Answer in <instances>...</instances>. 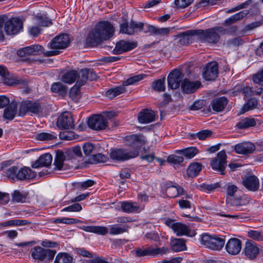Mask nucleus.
Masks as SVG:
<instances>
[{"label": "nucleus", "instance_id": "obj_1", "mask_svg": "<svg viewBox=\"0 0 263 263\" xmlns=\"http://www.w3.org/2000/svg\"><path fill=\"white\" fill-rule=\"evenodd\" d=\"M114 31V28L109 22L100 21L88 34L86 45L89 47L96 46L103 41L111 37Z\"/></svg>", "mask_w": 263, "mask_h": 263}, {"label": "nucleus", "instance_id": "obj_2", "mask_svg": "<svg viewBox=\"0 0 263 263\" xmlns=\"http://www.w3.org/2000/svg\"><path fill=\"white\" fill-rule=\"evenodd\" d=\"M196 36L201 43L216 44L219 41L220 35L226 33V29L218 26L206 29L195 30Z\"/></svg>", "mask_w": 263, "mask_h": 263}, {"label": "nucleus", "instance_id": "obj_3", "mask_svg": "<svg viewBox=\"0 0 263 263\" xmlns=\"http://www.w3.org/2000/svg\"><path fill=\"white\" fill-rule=\"evenodd\" d=\"M5 176L11 181L17 180H30L36 177V173L28 167L19 168L18 166H13L6 170Z\"/></svg>", "mask_w": 263, "mask_h": 263}, {"label": "nucleus", "instance_id": "obj_4", "mask_svg": "<svg viewBox=\"0 0 263 263\" xmlns=\"http://www.w3.org/2000/svg\"><path fill=\"white\" fill-rule=\"evenodd\" d=\"M3 26L7 34H15L22 29L23 21L18 17L9 18L7 15H3L0 16V29Z\"/></svg>", "mask_w": 263, "mask_h": 263}, {"label": "nucleus", "instance_id": "obj_5", "mask_svg": "<svg viewBox=\"0 0 263 263\" xmlns=\"http://www.w3.org/2000/svg\"><path fill=\"white\" fill-rule=\"evenodd\" d=\"M132 24L134 30L135 29H139L140 31L149 33L151 35L165 36L169 34L171 31L170 28H157L147 23L132 22Z\"/></svg>", "mask_w": 263, "mask_h": 263}, {"label": "nucleus", "instance_id": "obj_6", "mask_svg": "<svg viewBox=\"0 0 263 263\" xmlns=\"http://www.w3.org/2000/svg\"><path fill=\"white\" fill-rule=\"evenodd\" d=\"M69 42L70 39L67 34H61L57 36L50 43V48L54 50L46 51L44 52V55L46 57H50L59 54L60 51L58 50L67 47Z\"/></svg>", "mask_w": 263, "mask_h": 263}, {"label": "nucleus", "instance_id": "obj_7", "mask_svg": "<svg viewBox=\"0 0 263 263\" xmlns=\"http://www.w3.org/2000/svg\"><path fill=\"white\" fill-rule=\"evenodd\" d=\"M138 155V152L136 150L128 151L121 148L112 149L110 153L111 159L118 161H126L134 158Z\"/></svg>", "mask_w": 263, "mask_h": 263}, {"label": "nucleus", "instance_id": "obj_8", "mask_svg": "<svg viewBox=\"0 0 263 263\" xmlns=\"http://www.w3.org/2000/svg\"><path fill=\"white\" fill-rule=\"evenodd\" d=\"M87 124L90 128L99 131L107 128L108 121L104 115H94L88 119Z\"/></svg>", "mask_w": 263, "mask_h": 263}, {"label": "nucleus", "instance_id": "obj_9", "mask_svg": "<svg viewBox=\"0 0 263 263\" xmlns=\"http://www.w3.org/2000/svg\"><path fill=\"white\" fill-rule=\"evenodd\" d=\"M226 158L227 155L225 151L219 152L216 157L211 159L210 164L212 169L218 171L221 175H223L227 166Z\"/></svg>", "mask_w": 263, "mask_h": 263}, {"label": "nucleus", "instance_id": "obj_10", "mask_svg": "<svg viewBox=\"0 0 263 263\" xmlns=\"http://www.w3.org/2000/svg\"><path fill=\"white\" fill-rule=\"evenodd\" d=\"M218 64L215 61L208 63L204 67L202 72L203 78L206 81L215 80L218 76Z\"/></svg>", "mask_w": 263, "mask_h": 263}, {"label": "nucleus", "instance_id": "obj_11", "mask_svg": "<svg viewBox=\"0 0 263 263\" xmlns=\"http://www.w3.org/2000/svg\"><path fill=\"white\" fill-rule=\"evenodd\" d=\"M57 125L62 129H73L74 124L71 114L68 112H65L61 115L58 119Z\"/></svg>", "mask_w": 263, "mask_h": 263}, {"label": "nucleus", "instance_id": "obj_12", "mask_svg": "<svg viewBox=\"0 0 263 263\" xmlns=\"http://www.w3.org/2000/svg\"><path fill=\"white\" fill-rule=\"evenodd\" d=\"M98 78L97 74L92 69L84 68L82 69L79 73L78 72L77 83L78 85L83 86L87 80L94 81Z\"/></svg>", "mask_w": 263, "mask_h": 263}, {"label": "nucleus", "instance_id": "obj_13", "mask_svg": "<svg viewBox=\"0 0 263 263\" xmlns=\"http://www.w3.org/2000/svg\"><path fill=\"white\" fill-rule=\"evenodd\" d=\"M183 77V74L178 70L175 69L167 77L168 87L176 89L178 88Z\"/></svg>", "mask_w": 263, "mask_h": 263}, {"label": "nucleus", "instance_id": "obj_14", "mask_svg": "<svg viewBox=\"0 0 263 263\" xmlns=\"http://www.w3.org/2000/svg\"><path fill=\"white\" fill-rule=\"evenodd\" d=\"M137 46V43L136 42L121 40L116 43L112 52L115 54H120L133 49Z\"/></svg>", "mask_w": 263, "mask_h": 263}, {"label": "nucleus", "instance_id": "obj_15", "mask_svg": "<svg viewBox=\"0 0 263 263\" xmlns=\"http://www.w3.org/2000/svg\"><path fill=\"white\" fill-rule=\"evenodd\" d=\"M243 253L248 258L253 259L258 255L259 249L255 243L248 240L245 243Z\"/></svg>", "mask_w": 263, "mask_h": 263}, {"label": "nucleus", "instance_id": "obj_16", "mask_svg": "<svg viewBox=\"0 0 263 263\" xmlns=\"http://www.w3.org/2000/svg\"><path fill=\"white\" fill-rule=\"evenodd\" d=\"M156 113L152 109L145 108L139 112L138 120L141 124H147L154 121L156 119Z\"/></svg>", "mask_w": 263, "mask_h": 263}, {"label": "nucleus", "instance_id": "obj_17", "mask_svg": "<svg viewBox=\"0 0 263 263\" xmlns=\"http://www.w3.org/2000/svg\"><path fill=\"white\" fill-rule=\"evenodd\" d=\"M235 151L236 153L244 155L252 154L255 150V145L250 142L239 143L235 145Z\"/></svg>", "mask_w": 263, "mask_h": 263}, {"label": "nucleus", "instance_id": "obj_18", "mask_svg": "<svg viewBox=\"0 0 263 263\" xmlns=\"http://www.w3.org/2000/svg\"><path fill=\"white\" fill-rule=\"evenodd\" d=\"M226 249L229 254L237 255L241 249V241L238 238H232L226 243Z\"/></svg>", "mask_w": 263, "mask_h": 263}, {"label": "nucleus", "instance_id": "obj_19", "mask_svg": "<svg viewBox=\"0 0 263 263\" xmlns=\"http://www.w3.org/2000/svg\"><path fill=\"white\" fill-rule=\"evenodd\" d=\"M52 157L51 155L46 153L41 155L39 158L33 162L31 166L33 168H36L40 167H48L52 162Z\"/></svg>", "mask_w": 263, "mask_h": 263}, {"label": "nucleus", "instance_id": "obj_20", "mask_svg": "<svg viewBox=\"0 0 263 263\" xmlns=\"http://www.w3.org/2000/svg\"><path fill=\"white\" fill-rule=\"evenodd\" d=\"M200 85L201 83L199 81L191 82L185 79L181 83V88L183 92L191 93L196 91Z\"/></svg>", "mask_w": 263, "mask_h": 263}, {"label": "nucleus", "instance_id": "obj_21", "mask_svg": "<svg viewBox=\"0 0 263 263\" xmlns=\"http://www.w3.org/2000/svg\"><path fill=\"white\" fill-rule=\"evenodd\" d=\"M242 184L249 190L256 191L259 186V180L255 175L247 177L243 181Z\"/></svg>", "mask_w": 263, "mask_h": 263}, {"label": "nucleus", "instance_id": "obj_22", "mask_svg": "<svg viewBox=\"0 0 263 263\" xmlns=\"http://www.w3.org/2000/svg\"><path fill=\"white\" fill-rule=\"evenodd\" d=\"M194 36H196L195 30H187L179 35L178 43L180 45H185L191 43Z\"/></svg>", "mask_w": 263, "mask_h": 263}, {"label": "nucleus", "instance_id": "obj_23", "mask_svg": "<svg viewBox=\"0 0 263 263\" xmlns=\"http://www.w3.org/2000/svg\"><path fill=\"white\" fill-rule=\"evenodd\" d=\"M18 106V103L13 101L4 110V117L9 120H12L15 117Z\"/></svg>", "mask_w": 263, "mask_h": 263}, {"label": "nucleus", "instance_id": "obj_24", "mask_svg": "<svg viewBox=\"0 0 263 263\" xmlns=\"http://www.w3.org/2000/svg\"><path fill=\"white\" fill-rule=\"evenodd\" d=\"M228 104V100L226 97H222L220 98H215L214 99L211 103L212 109L215 112L222 111Z\"/></svg>", "mask_w": 263, "mask_h": 263}, {"label": "nucleus", "instance_id": "obj_25", "mask_svg": "<svg viewBox=\"0 0 263 263\" xmlns=\"http://www.w3.org/2000/svg\"><path fill=\"white\" fill-rule=\"evenodd\" d=\"M0 76L3 78L4 83L9 86H13L14 84H20L23 82V81L14 80L11 79L6 68L3 66H0Z\"/></svg>", "mask_w": 263, "mask_h": 263}, {"label": "nucleus", "instance_id": "obj_26", "mask_svg": "<svg viewBox=\"0 0 263 263\" xmlns=\"http://www.w3.org/2000/svg\"><path fill=\"white\" fill-rule=\"evenodd\" d=\"M249 13V11L247 10H244L241 11L232 16H230L228 18L226 19L223 25L225 26H229L237 22L242 20Z\"/></svg>", "mask_w": 263, "mask_h": 263}, {"label": "nucleus", "instance_id": "obj_27", "mask_svg": "<svg viewBox=\"0 0 263 263\" xmlns=\"http://www.w3.org/2000/svg\"><path fill=\"white\" fill-rule=\"evenodd\" d=\"M166 194L170 198H175L179 195H184L185 191L180 186H170L166 189Z\"/></svg>", "mask_w": 263, "mask_h": 263}, {"label": "nucleus", "instance_id": "obj_28", "mask_svg": "<svg viewBox=\"0 0 263 263\" xmlns=\"http://www.w3.org/2000/svg\"><path fill=\"white\" fill-rule=\"evenodd\" d=\"M78 228L83 230H108V228L106 227H101V226H85L82 225L78 227ZM124 228H122L119 227L117 224L110 226L109 228L110 230H124Z\"/></svg>", "mask_w": 263, "mask_h": 263}, {"label": "nucleus", "instance_id": "obj_29", "mask_svg": "<svg viewBox=\"0 0 263 263\" xmlns=\"http://www.w3.org/2000/svg\"><path fill=\"white\" fill-rule=\"evenodd\" d=\"M256 120L252 118H245L240 120L236 124L239 129H246L255 126Z\"/></svg>", "mask_w": 263, "mask_h": 263}, {"label": "nucleus", "instance_id": "obj_30", "mask_svg": "<svg viewBox=\"0 0 263 263\" xmlns=\"http://www.w3.org/2000/svg\"><path fill=\"white\" fill-rule=\"evenodd\" d=\"M171 245L173 250L180 252L186 249L185 240L180 238H172Z\"/></svg>", "mask_w": 263, "mask_h": 263}, {"label": "nucleus", "instance_id": "obj_31", "mask_svg": "<svg viewBox=\"0 0 263 263\" xmlns=\"http://www.w3.org/2000/svg\"><path fill=\"white\" fill-rule=\"evenodd\" d=\"M202 165L198 162L191 163L187 169V175L190 177H195L197 176L202 170Z\"/></svg>", "mask_w": 263, "mask_h": 263}, {"label": "nucleus", "instance_id": "obj_32", "mask_svg": "<svg viewBox=\"0 0 263 263\" xmlns=\"http://www.w3.org/2000/svg\"><path fill=\"white\" fill-rule=\"evenodd\" d=\"M226 203L228 206H235L237 210H241L240 208L246 205L240 197L235 198L233 197H227Z\"/></svg>", "mask_w": 263, "mask_h": 263}, {"label": "nucleus", "instance_id": "obj_33", "mask_svg": "<svg viewBox=\"0 0 263 263\" xmlns=\"http://www.w3.org/2000/svg\"><path fill=\"white\" fill-rule=\"evenodd\" d=\"M26 53L28 55H37L44 53L43 47L40 45H33L25 47Z\"/></svg>", "mask_w": 263, "mask_h": 263}, {"label": "nucleus", "instance_id": "obj_34", "mask_svg": "<svg viewBox=\"0 0 263 263\" xmlns=\"http://www.w3.org/2000/svg\"><path fill=\"white\" fill-rule=\"evenodd\" d=\"M78 72L76 70H70L63 74L62 81L66 83L72 84L77 80Z\"/></svg>", "mask_w": 263, "mask_h": 263}, {"label": "nucleus", "instance_id": "obj_35", "mask_svg": "<svg viewBox=\"0 0 263 263\" xmlns=\"http://www.w3.org/2000/svg\"><path fill=\"white\" fill-rule=\"evenodd\" d=\"M212 132L210 130H202L196 134H189V138L191 140H195L198 138L200 140H205L212 136Z\"/></svg>", "mask_w": 263, "mask_h": 263}, {"label": "nucleus", "instance_id": "obj_36", "mask_svg": "<svg viewBox=\"0 0 263 263\" xmlns=\"http://www.w3.org/2000/svg\"><path fill=\"white\" fill-rule=\"evenodd\" d=\"M165 224L173 230H188L186 225L181 222H177L174 219H167L165 221Z\"/></svg>", "mask_w": 263, "mask_h": 263}, {"label": "nucleus", "instance_id": "obj_37", "mask_svg": "<svg viewBox=\"0 0 263 263\" xmlns=\"http://www.w3.org/2000/svg\"><path fill=\"white\" fill-rule=\"evenodd\" d=\"M65 159L64 153L60 150H58L56 152V155L53 164L55 165V168L58 170H61L63 166V163Z\"/></svg>", "mask_w": 263, "mask_h": 263}, {"label": "nucleus", "instance_id": "obj_38", "mask_svg": "<svg viewBox=\"0 0 263 263\" xmlns=\"http://www.w3.org/2000/svg\"><path fill=\"white\" fill-rule=\"evenodd\" d=\"M214 235H210L207 233H202L200 235L199 240L201 245L210 249L213 247L212 241Z\"/></svg>", "mask_w": 263, "mask_h": 263}, {"label": "nucleus", "instance_id": "obj_39", "mask_svg": "<svg viewBox=\"0 0 263 263\" xmlns=\"http://www.w3.org/2000/svg\"><path fill=\"white\" fill-rule=\"evenodd\" d=\"M224 243L225 240L223 238L214 235L212 241L213 246L211 247L210 249L213 250H220L223 247Z\"/></svg>", "mask_w": 263, "mask_h": 263}, {"label": "nucleus", "instance_id": "obj_40", "mask_svg": "<svg viewBox=\"0 0 263 263\" xmlns=\"http://www.w3.org/2000/svg\"><path fill=\"white\" fill-rule=\"evenodd\" d=\"M125 90H126L124 86H120L109 89L106 91V95L108 98L111 99L118 95L124 93Z\"/></svg>", "mask_w": 263, "mask_h": 263}, {"label": "nucleus", "instance_id": "obj_41", "mask_svg": "<svg viewBox=\"0 0 263 263\" xmlns=\"http://www.w3.org/2000/svg\"><path fill=\"white\" fill-rule=\"evenodd\" d=\"M165 78L160 79L154 81L152 85L153 90L158 92L164 91L165 90Z\"/></svg>", "mask_w": 263, "mask_h": 263}, {"label": "nucleus", "instance_id": "obj_42", "mask_svg": "<svg viewBox=\"0 0 263 263\" xmlns=\"http://www.w3.org/2000/svg\"><path fill=\"white\" fill-rule=\"evenodd\" d=\"M121 207L123 211L127 213H132L137 211L139 207L134 205L133 203L124 201L121 203Z\"/></svg>", "mask_w": 263, "mask_h": 263}, {"label": "nucleus", "instance_id": "obj_43", "mask_svg": "<svg viewBox=\"0 0 263 263\" xmlns=\"http://www.w3.org/2000/svg\"><path fill=\"white\" fill-rule=\"evenodd\" d=\"M72 257L65 253L58 254L54 261V263H72Z\"/></svg>", "mask_w": 263, "mask_h": 263}, {"label": "nucleus", "instance_id": "obj_44", "mask_svg": "<svg viewBox=\"0 0 263 263\" xmlns=\"http://www.w3.org/2000/svg\"><path fill=\"white\" fill-rule=\"evenodd\" d=\"M51 90L53 92L64 95L66 93L67 87L61 82H55L51 85Z\"/></svg>", "mask_w": 263, "mask_h": 263}, {"label": "nucleus", "instance_id": "obj_45", "mask_svg": "<svg viewBox=\"0 0 263 263\" xmlns=\"http://www.w3.org/2000/svg\"><path fill=\"white\" fill-rule=\"evenodd\" d=\"M179 152L187 158L191 159L193 158L198 153V150L196 147H190L179 151Z\"/></svg>", "mask_w": 263, "mask_h": 263}, {"label": "nucleus", "instance_id": "obj_46", "mask_svg": "<svg viewBox=\"0 0 263 263\" xmlns=\"http://www.w3.org/2000/svg\"><path fill=\"white\" fill-rule=\"evenodd\" d=\"M35 138L39 141H49L57 138V136L53 134L42 132L37 134Z\"/></svg>", "mask_w": 263, "mask_h": 263}, {"label": "nucleus", "instance_id": "obj_47", "mask_svg": "<svg viewBox=\"0 0 263 263\" xmlns=\"http://www.w3.org/2000/svg\"><path fill=\"white\" fill-rule=\"evenodd\" d=\"M12 198L13 202L23 203L26 201L27 195L16 190L13 192Z\"/></svg>", "mask_w": 263, "mask_h": 263}, {"label": "nucleus", "instance_id": "obj_48", "mask_svg": "<svg viewBox=\"0 0 263 263\" xmlns=\"http://www.w3.org/2000/svg\"><path fill=\"white\" fill-rule=\"evenodd\" d=\"M28 112L38 114L41 111V106L40 103L27 101Z\"/></svg>", "mask_w": 263, "mask_h": 263}, {"label": "nucleus", "instance_id": "obj_49", "mask_svg": "<svg viewBox=\"0 0 263 263\" xmlns=\"http://www.w3.org/2000/svg\"><path fill=\"white\" fill-rule=\"evenodd\" d=\"M45 249L40 247H36L33 248L31 252V255L33 258L42 260L43 259V254Z\"/></svg>", "mask_w": 263, "mask_h": 263}, {"label": "nucleus", "instance_id": "obj_50", "mask_svg": "<svg viewBox=\"0 0 263 263\" xmlns=\"http://www.w3.org/2000/svg\"><path fill=\"white\" fill-rule=\"evenodd\" d=\"M120 32L129 35L134 34V31L132 24V22L128 24L124 23L120 25Z\"/></svg>", "mask_w": 263, "mask_h": 263}, {"label": "nucleus", "instance_id": "obj_51", "mask_svg": "<svg viewBox=\"0 0 263 263\" xmlns=\"http://www.w3.org/2000/svg\"><path fill=\"white\" fill-rule=\"evenodd\" d=\"M146 75L144 74H140L133 76L126 80V81L124 83V84L125 85L135 84V83L143 79L145 77H146Z\"/></svg>", "mask_w": 263, "mask_h": 263}, {"label": "nucleus", "instance_id": "obj_52", "mask_svg": "<svg viewBox=\"0 0 263 263\" xmlns=\"http://www.w3.org/2000/svg\"><path fill=\"white\" fill-rule=\"evenodd\" d=\"M55 253L56 251L55 250L45 249L43 259L42 260L46 262L52 260L53 259Z\"/></svg>", "mask_w": 263, "mask_h": 263}, {"label": "nucleus", "instance_id": "obj_53", "mask_svg": "<svg viewBox=\"0 0 263 263\" xmlns=\"http://www.w3.org/2000/svg\"><path fill=\"white\" fill-rule=\"evenodd\" d=\"M257 105V100L255 99H251L244 105L242 110V113L249 110L254 109Z\"/></svg>", "mask_w": 263, "mask_h": 263}, {"label": "nucleus", "instance_id": "obj_54", "mask_svg": "<svg viewBox=\"0 0 263 263\" xmlns=\"http://www.w3.org/2000/svg\"><path fill=\"white\" fill-rule=\"evenodd\" d=\"M54 223H64L67 224H70L73 223L77 222V221H79V220L70 218H56L53 220Z\"/></svg>", "mask_w": 263, "mask_h": 263}, {"label": "nucleus", "instance_id": "obj_55", "mask_svg": "<svg viewBox=\"0 0 263 263\" xmlns=\"http://www.w3.org/2000/svg\"><path fill=\"white\" fill-rule=\"evenodd\" d=\"M167 161L170 163L179 164L183 161V158L181 156L171 155L168 156Z\"/></svg>", "mask_w": 263, "mask_h": 263}, {"label": "nucleus", "instance_id": "obj_56", "mask_svg": "<svg viewBox=\"0 0 263 263\" xmlns=\"http://www.w3.org/2000/svg\"><path fill=\"white\" fill-rule=\"evenodd\" d=\"M193 2V0H175L174 4L178 8H184Z\"/></svg>", "mask_w": 263, "mask_h": 263}, {"label": "nucleus", "instance_id": "obj_57", "mask_svg": "<svg viewBox=\"0 0 263 263\" xmlns=\"http://www.w3.org/2000/svg\"><path fill=\"white\" fill-rule=\"evenodd\" d=\"M248 236L256 241H263V235L259 231H248Z\"/></svg>", "mask_w": 263, "mask_h": 263}, {"label": "nucleus", "instance_id": "obj_58", "mask_svg": "<svg viewBox=\"0 0 263 263\" xmlns=\"http://www.w3.org/2000/svg\"><path fill=\"white\" fill-rule=\"evenodd\" d=\"M168 248L166 247L154 248L151 247L152 255H162L168 252Z\"/></svg>", "mask_w": 263, "mask_h": 263}, {"label": "nucleus", "instance_id": "obj_59", "mask_svg": "<svg viewBox=\"0 0 263 263\" xmlns=\"http://www.w3.org/2000/svg\"><path fill=\"white\" fill-rule=\"evenodd\" d=\"M82 209L79 203H74L62 210V212H79Z\"/></svg>", "mask_w": 263, "mask_h": 263}, {"label": "nucleus", "instance_id": "obj_60", "mask_svg": "<svg viewBox=\"0 0 263 263\" xmlns=\"http://www.w3.org/2000/svg\"><path fill=\"white\" fill-rule=\"evenodd\" d=\"M253 81L255 83L263 85V69L253 76Z\"/></svg>", "mask_w": 263, "mask_h": 263}, {"label": "nucleus", "instance_id": "obj_61", "mask_svg": "<svg viewBox=\"0 0 263 263\" xmlns=\"http://www.w3.org/2000/svg\"><path fill=\"white\" fill-rule=\"evenodd\" d=\"M136 255L139 257L146 255H152L151 247L145 249H137L136 251Z\"/></svg>", "mask_w": 263, "mask_h": 263}, {"label": "nucleus", "instance_id": "obj_62", "mask_svg": "<svg viewBox=\"0 0 263 263\" xmlns=\"http://www.w3.org/2000/svg\"><path fill=\"white\" fill-rule=\"evenodd\" d=\"M59 136L61 139H64L66 140H71L74 138V133L71 132H60Z\"/></svg>", "mask_w": 263, "mask_h": 263}, {"label": "nucleus", "instance_id": "obj_63", "mask_svg": "<svg viewBox=\"0 0 263 263\" xmlns=\"http://www.w3.org/2000/svg\"><path fill=\"white\" fill-rule=\"evenodd\" d=\"M81 86L78 85L76 83V85L70 89L69 95V97L72 99H75L76 98L77 95L79 93V88Z\"/></svg>", "mask_w": 263, "mask_h": 263}, {"label": "nucleus", "instance_id": "obj_64", "mask_svg": "<svg viewBox=\"0 0 263 263\" xmlns=\"http://www.w3.org/2000/svg\"><path fill=\"white\" fill-rule=\"evenodd\" d=\"M37 19L39 21V25L42 26L47 27L52 24L51 20L47 17L37 16Z\"/></svg>", "mask_w": 263, "mask_h": 263}]
</instances>
